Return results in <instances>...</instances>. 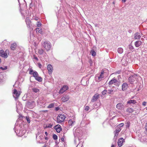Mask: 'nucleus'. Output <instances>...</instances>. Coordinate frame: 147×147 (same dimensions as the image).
Here are the masks:
<instances>
[{"mask_svg": "<svg viewBox=\"0 0 147 147\" xmlns=\"http://www.w3.org/2000/svg\"><path fill=\"white\" fill-rule=\"evenodd\" d=\"M42 45L47 51L50 50L51 47V43L48 41H45L42 42Z\"/></svg>", "mask_w": 147, "mask_h": 147, "instance_id": "nucleus-1", "label": "nucleus"}, {"mask_svg": "<svg viewBox=\"0 0 147 147\" xmlns=\"http://www.w3.org/2000/svg\"><path fill=\"white\" fill-rule=\"evenodd\" d=\"M103 70H101L99 75H97L96 76L95 80L96 82H98L103 79L104 77V76L103 75Z\"/></svg>", "mask_w": 147, "mask_h": 147, "instance_id": "nucleus-2", "label": "nucleus"}, {"mask_svg": "<svg viewBox=\"0 0 147 147\" xmlns=\"http://www.w3.org/2000/svg\"><path fill=\"white\" fill-rule=\"evenodd\" d=\"M65 118V116L64 115L59 114L57 117V122L61 123L64 121Z\"/></svg>", "mask_w": 147, "mask_h": 147, "instance_id": "nucleus-3", "label": "nucleus"}, {"mask_svg": "<svg viewBox=\"0 0 147 147\" xmlns=\"http://www.w3.org/2000/svg\"><path fill=\"white\" fill-rule=\"evenodd\" d=\"M33 76L36 80L38 82L42 81V78L39 76L38 74L36 71H35Z\"/></svg>", "mask_w": 147, "mask_h": 147, "instance_id": "nucleus-4", "label": "nucleus"}, {"mask_svg": "<svg viewBox=\"0 0 147 147\" xmlns=\"http://www.w3.org/2000/svg\"><path fill=\"white\" fill-rule=\"evenodd\" d=\"M9 51L7 50H6L5 52L3 50H1L0 51V56L6 58L8 57L7 53H8Z\"/></svg>", "mask_w": 147, "mask_h": 147, "instance_id": "nucleus-5", "label": "nucleus"}, {"mask_svg": "<svg viewBox=\"0 0 147 147\" xmlns=\"http://www.w3.org/2000/svg\"><path fill=\"white\" fill-rule=\"evenodd\" d=\"M136 76L135 75H131L128 78L129 82L131 84H132L136 80Z\"/></svg>", "mask_w": 147, "mask_h": 147, "instance_id": "nucleus-6", "label": "nucleus"}, {"mask_svg": "<svg viewBox=\"0 0 147 147\" xmlns=\"http://www.w3.org/2000/svg\"><path fill=\"white\" fill-rule=\"evenodd\" d=\"M20 94V93L16 89L14 90L13 96L16 99H18Z\"/></svg>", "mask_w": 147, "mask_h": 147, "instance_id": "nucleus-7", "label": "nucleus"}, {"mask_svg": "<svg viewBox=\"0 0 147 147\" xmlns=\"http://www.w3.org/2000/svg\"><path fill=\"white\" fill-rule=\"evenodd\" d=\"M68 88V87L67 86H63L60 90L59 93L62 94Z\"/></svg>", "mask_w": 147, "mask_h": 147, "instance_id": "nucleus-8", "label": "nucleus"}, {"mask_svg": "<svg viewBox=\"0 0 147 147\" xmlns=\"http://www.w3.org/2000/svg\"><path fill=\"white\" fill-rule=\"evenodd\" d=\"M141 34L140 33L138 32H136L134 34V39L138 40L140 39L141 37Z\"/></svg>", "mask_w": 147, "mask_h": 147, "instance_id": "nucleus-9", "label": "nucleus"}, {"mask_svg": "<svg viewBox=\"0 0 147 147\" xmlns=\"http://www.w3.org/2000/svg\"><path fill=\"white\" fill-rule=\"evenodd\" d=\"M124 142V139L122 138H121L119 139L118 142V146L120 147L122 145L123 143Z\"/></svg>", "mask_w": 147, "mask_h": 147, "instance_id": "nucleus-10", "label": "nucleus"}, {"mask_svg": "<svg viewBox=\"0 0 147 147\" xmlns=\"http://www.w3.org/2000/svg\"><path fill=\"white\" fill-rule=\"evenodd\" d=\"M137 103V102L136 101V100H130L129 101H128L127 102V104H128L130 105L131 106H133V105L136 104V103Z\"/></svg>", "mask_w": 147, "mask_h": 147, "instance_id": "nucleus-11", "label": "nucleus"}, {"mask_svg": "<svg viewBox=\"0 0 147 147\" xmlns=\"http://www.w3.org/2000/svg\"><path fill=\"white\" fill-rule=\"evenodd\" d=\"M99 96V95L97 94H95L92 98L91 101L94 102L96 101L98 98Z\"/></svg>", "mask_w": 147, "mask_h": 147, "instance_id": "nucleus-12", "label": "nucleus"}, {"mask_svg": "<svg viewBox=\"0 0 147 147\" xmlns=\"http://www.w3.org/2000/svg\"><path fill=\"white\" fill-rule=\"evenodd\" d=\"M69 99V96L68 95L64 96L61 98L62 101L64 102L68 101Z\"/></svg>", "mask_w": 147, "mask_h": 147, "instance_id": "nucleus-13", "label": "nucleus"}, {"mask_svg": "<svg viewBox=\"0 0 147 147\" xmlns=\"http://www.w3.org/2000/svg\"><path fill=\"white\" fill-rule=\"evenodd\" d=\"M124 107L123 104L122 103H119L116 105V108L119 110H121Z\"/></svg>", "mask_w": 147, "mask_h": 147, "instance_id": "nucleus-14", "label": "nucleus"}, {"mask_svg": "<svg viewBox=\"0 0 147 147\" xmlns=\"http://www.w3.org/2000/svg\"><path fill=\"white\" fill-rule=\"evenodd\" d=\"M55 129H56V131L58 133L60 132L62 130L61 126L59 124L55 126Z\"/></svg>", "mask_w": 147, "mask_h": 147, "instance_id": "nucleus-15", "label": "nucleus"}, {"mask_svg": "<svg viewBox=\"0 0 147 147\" xmlns=\"http://www.w3.org/2000/svg\"><path fill=\"white\" fill-rule=\"evenodd\" d=\"M47 69L48 70L49 74H51L53 71V67L50 64H49L47 66Z\"/></svg>", "mask_w": 147, "mask_h": 147, "instance_id": "nucleus-16", "label": "nucleus"}, {"mask_svg": "<svg viewBox=\"0 0 147 147\" xmlns=\"http://www.w3.org/2000/svg\"><path fill=\"white\" fill-rule=\"evenodd\" d=\"M128 87V84L126 83H123L122 85V89L123 91L125 90Z\"/></svg>", "mask_w": 147, "mask_h": 147, "instance_id": "nucleus-17", "label": "nucleus"}, {"mask_svg": "<svg viewBox=\"0 0 147 147\" xmlns=\"http://www.w3.org/2000/svg\"><path fill=\"white\" fill-rule=\"evenodd\" d=\"M142 44V42L140 40H137L134 43V45L136 47H138L140 46Z\"/></svg>", "mask_w": 147, "mask_h": 147, "instance_id": "nucleus-18", "label": "nucleus"}, {"mask_svg": "<svg viewBox=\"0 0 147 147\" xmlns=\"http://www.w3.org/2000/svg\"><path fill=\"white\" fill-rule=\"evenodd\" d=\"M17 47V44L16 43H13L11 44V49L12 50H14Z\"/></svg>", "mask_w": 147, "mask_h": 147, "instance_id": "nucleus-19", "label": "nucleus"}, {"mask_svg": "<svg viewBox=\"0 0 147 147\" xmlns=\"http://www.w3.org/2000/svg\"><path fill=\"white\" fill-rule=\"evenodd\" d=\"M121 128H118V129L116 130L115 131V137H117L118 134V133L121 131Z\"/></svg>", "mask_w": 147, "mask_h": 147, "instance_id": "nucleus-20", "label": "nucleus"}, {"mask_svg": "<svg viewBox=\"0 0 147 147\" xmlns=\"http://www.w3.org/2000/svg\"><path fill=\"white\" fill-rule=\"evenodd\" d=\"M117 52L119 54H122L123 52V49L121 47L119 48L117 50Z\"/></svg>", "mask_w": 147, "mask_h": 147, "instance_id": "nucleus-21", "label": "nucleus"}, {"mask_svg": "<svg viewBox=\"0 0 147 147\" xmlns=\"http://www.w3.org/2000/svg\"><path fill=\"white\" fill-rule=\"evenodd\" d=\"M117 82V80L115 78H113L110 81L109 84H112L114 83Z\"/></svg>", "mask_w": 147, "mask_h": 147, "instance_id": "nucleus-22", "label": "nucleus"}, {"mask_svg": "<svg viewBox=\"0 0 147 147\" xmlns=\"http://www.w3.org/2000/svg\"><path fill=\"white\" fill-rule=\"evenodd\" d=\"M26 22L28 27H30V21L29 20L28 18H27L26 19Z\"/></svg>", "mask_w": 147, "mask_h": 147, "instance_id": "nucleus-23", "label": "nucleus"}, {"mask_svg": "<svg viewBox=\"0 0 147 147\" xmlns=\"http://www.w3.org/2000/svg\"><path fill=\"white\" fill-rule=\"evenodd\" d=\"M42 29L40 28H36V32H38L41 34H42Z\"/></svg>", "mask_w": 147, "mask_h": 147, "instance_id": "nucleus-24", "label": "nucleus"}, {"mask_svg": "<svg viewBox=\"0 0 147 147\" xmlns=\"http://www.w3.org/2000/svg\"><path fill=\"white\" fill-rule=\"evenodd\" d=\"M126 111L129 113H131L134 111V110L132 108H128L126 110Z\"/></svg>", "mask_w": 147, "mask_h": 147, "instance_id": "nucleus-25", "label": "nucleus"}, {"mask_svg": "<svg viewBox=\"0 0 147 147\" xmlns=\"http://www.w3.org/2000/svg\"><path fill=\"white\" fill-rule=\"evenodd\" d=\"M75 121H73L72 120L70 119L69 120L68 123L69 125H70L72 126L73 125L74 123H75Z\"/></svg>", "mask_w": 147, "mask_h": 147, "instance_id": "nucleus-26", "label": "nucleus"}, {"mask_svg": "<svg viewBox=\"0 0 147 147\" xmlns=\"http://www.w3.org/2000/svg\"><path fill=\"white\" fill-rule=\"evenodd\" d=\"M32 90L35 93L38 92L39 91V89L35 88H32Z\"/></svg>", "mask_w": 147, "mask_h": 147, "instance_id": "nucleus-27", "label": "nucleus"}, {"mask_svg": "<svg viewBox=\"0 0 147 147\" xmlns=\"http://www.w3.org/2000/svg\"><path fill=\"white\" fill-rule=\"evenodd\" d=\"M90 53H91L92 55L93 56H95L96 55V53L93 49L91 50Z\"/></svg>", "mask_w": 147, "mask_h": 147, "instance_id": "nucleus-28", "label": "nucleus"}, {"mask_svg": "<svg viewBox=\"0 0 147 147\" xmlns=\"http://www.w3.org/2000/svg\"><path fill=\"white\" fill-rule=\"evenodd\" d=\"M54 105L55 104L54 103H51L47 107V108H53L54 107Z\"/></svg>", "mask_w": 147, "mask_h": 147, "instance_id": "nucleus-29", "label": "nucleus"}, {"mask_svg": "<svg viewBox=\"0 0 147 147\" xmlns=\"http://www.w3.org/2000/svg\"><path fill=\"white\" fill-rule=\"evenodd\" d=\"M44 52V50L42 49H38V53L40 55L42 54Z\"/></svg>", "mask_w": 147, "mask_h": 147, "instance_id": "nucleus-30", "label": "nucleus"}, {"mask_svg": "<svg viewBox=\"0 0 147 147\" xmlns=\"http://www.w3.org/2000/svg\"><path fill=\"white\" fill-rule=\"evenodd\" d=\"M35 71H34L32 69H30L29 71V74H30L33 75L34 72Z\"/></svg>", "mask_w": 147, "mask_h": 147, "instance_id": "nucleus-31", "label": "nucleus"}, {"mask_svg": "<svg viewBox=\"0 0 147 147\" xmlns=\"http://www.w3.org/2000/svg\"><path fill=\"white\" fill-rule=\"evenodd\" d=\"M129 48L130 51H132V50L134 49V47L131 45V44L129 45Z\"/></svg>", "mask_w": 147, "mask_h": 147, "instance_id": "nucleus-32", "label": "nucleus"}, {"mask_svg": "<svg viewBox=\"0 0 147 147\" xmlns=\"http://www.w3.org/2000/svg\"><path fill=\"white\" fill-rule=\"evenodd\" d=\"M53 138L55 140H56L57 139V136L55 134H54L53 135Z\"/></svg>", "mask_w": 147, "mask_h": 147, "instance_id": "nucleus-33", "label": "nucleus"}, {"mask_svg": "<svg viewBox=\"0 0 147 147\" xmlns=\"http://www.w3.org/2000/svg\"><path fill=\"white\" fill-rule=\"evenodd\" d=\"M113 92V90H109L107 92V93L108 94H111Z\"/></svg>", "mask_w": 147, "mask_h": 147, "instance_id": "nucleus-34", "label": "nucleus"}, {"mask_svg": "<svg viewBox=\"0 0 147 147\" xmlns=\"http://www.w3.org/2000/svg\"><path fill=\"white\" fill-rule=\"evenodd\" d=\"M107 92V90H104L103 91H102V94L103 95H105Z\"/></svg>", "mask_w": 147, "mask_h": 147, "instance_id": "nucleus-35", "label": "nucleus"}, {"mask_svg": "<svg viewBox=\"0 0 147 147\" xmlns=\"http://www.w3.org/2000/svg\"><path fill=\"white\" fill-rule=\"evenodd\" d=\"M0 69H2L3 70H4L7 69V66H5L4 68L3 67H0Z\"/></svg>", "mask_w": 147, "mask_h": 147, "instance_id": "nucleus-36", "label": "nucleus"}, {"mask_svg": "<svg viewBox=\"0 0 147 147\" xmlns=\"http://www.w3.org/2000/svg\"><path fill=\"white\" fill-rule=\"evenodd\" d=\"M89 62L90 64V66H92L93 63V62L92 60L91 59H89Z\"/></svg>", "mask_w": 147, "mask_h": 147, "instance_id": "nucleus-37", "label": "nucleus"}, {"mask_svg": "<svg viewBox=\"0 0 147 147\" xmlns=\"http://www.w3.org/2000/svg\"><path fill=\"white\" fill-rule=\"evenodd\" d=\"M90 108H89V107L88 106H86L85 107V111H88L89 109Z\"/></svg>", "mask_w": 147, "mask_h": 147, "instance_id": "nucleus-38", "label": "nucleus"}, {"mask_svg": "<svg viewBox=\"0 0 147 147\" xmlns=\"http://www.w3.org/2000/svg\"><path fill=\"white\" fill-rule=\"evenodd\" d=\"M26 119L28 123H30V121L28 117H26Z\"/></svg>", "mask_w": 147, "mask_h": 147, "instance_id": "nucleus-39", "label": "nucleus"}, {"mask_svg": "<svg viewBox=\"0 0 147 147\" xmlns=\"http://www.w3.org/2000/svg\"><path fill=\"white\" fill-rule=\"evenodd\" d=\"M38 24H37V26L38 27H40L41 25V24L39 22H38Z\"/></svg>", "mask_w": 147, "mask_h": 147, "instance_id": "nucleus-40", "label": "nucleus"}, {"mask_svg": "<svg viewBox=\"0 0 147 147\" xmlns=\"http://www.w3.org/2000/svg\"><path fill=\"white\" fill-rule=\"evenodd\" d=\"M145 130L147 133V123H146L144 127Z\"/></svg>", "mask_w": 147, "mask_h": 147, "instance_id": "nucleus-41", "label": "nucleus"}, {"mask_svg": "<svg viewBox=\"0 0 147 147\" xmlns=\"http://www.w3.org/2000/svg\"><path fill=\"white\" fill-rule=\"evenodd\" d=\"M123 125H124V124L123 123H121L119 124L118 126L119 127H122L123 126Z\"/></svg>", "mask_w": 147, "mask_h": 147, "instance_id": "nucleus-42", "label": "nucleus"}, {"mask_svg": "<svg viewBox=\"0 0 147 147\" xmlns=\"http://www.w3.org/2000/svg\"><path fill=\"white\" fill-rule=\"evenodd\" d=\"M34 59H36L37 61H38V59L37 58V57L35 55H34Z\"/></svg>", "mask_w": 147, "mask_h": 147, "instance_id": "nucleus-43", "label": "nucleus"}, {"mask_svg": "<svg viewBox=\"0 0 147 147\" xmlns=\"http://www.w3.org/2000/svg\"><path fill=\"white\" fill-rule=\"evenodd\" d=\"M129 125H130L129 122H127V125H126V126L127 127H129Z\"/></svg>", "mask_w": 147, "mask_h": 147, "instance_id": "nucleus-44", "label": "nucleus"}, {"mask_svg": "<svg viewBox=\"0 0 147 147\" xmlns=\"http://www.w3.org/2000/svg\"><path fill=\"white\" fill-rule=\"evenodd\" d=\"M82 144L81 145V144H78V145L77 146H76V147H80V146H81V147H82Z\"/></svg>", "mask_w": 147, "mask_h": 147, "instance_id": "nucleus-45", "label": "nucleus"}, {"mask_svg": "<svg viewBox=\"0 0 147 147\" xmlns=\"http://www.w3.org/2000/svg\"><path fill=\"white\" fill-rule=\"evenodd\" d=\"M52 126V125L51 124H49L47 127H51Z\"/></svg>", "mask_w": 147, "mask_h": 147, "instance_id": "nucleus-46", "label": "nucleus"}, {"mask_svg": "<svg viewBox=\"0 0 147 147\" xmlns=\"http://www.w3.org/2000/svg\"><path fill=\"white\" fill-rule=\"evenodd\" d=\"M38 17H35L34 18V19L35 20H38Z\"/></svg>", "mask_w": 147, "mask_h": 147, "instance_id": "nucleus-47", "label": "nucleus"}, {"mask_svg": "<svg viewBox=\"0 0 147 147\" xmlns=\"http://www.w3.org/2000/svg\"><path fill=\"white\" fill-rule=\"evenodd\" d=\"M31 104V103L30 102H28L27 103V105L28 106V105H30Z\"/></svg>", "mask_w": 147, "mask_h": 147, "instance_id": "nucleus-48", "label": "nucleus"}, {"mask_svg": "<svg viewBox=\"0 0 147 147\" xmlns=\"http://www.w3.org/2000/svg\"><path fill=\"white\" fill-rule=\"evenodd\" d=\"M61 140L62 142H64V138L63 137L61 138Z\"/></svg>", "mask_w": 147, "mask_h": 147, "instance_id": "nucleus-49", "label": "nucleus"}, {"mask_svg": "<svg viewBox=\"0 0 147 147\" xmlns=\"http://www.w3.org/2000/svg\"><path fill=\"white\" fill-rule=\"evenodd\" d=\"M146 102H143L142 104L143 105H145L146 104Z\"/></svg>", "mask_w": 147, "mask_h": 147, "instance_id": "nucleus-50", "label": "nucleus"}, {"mask_svg": "<svg viewBox=\"0 0 147 147\" xmlns=\"http://www.w3.org/2000/svg\"><path fill=\"white\" fill-rule=\"evenodd\" d=\"M38 64L40 68L41 66V64L40 63H38Z\"/></svg>", "mask_w": 147, "mask_h": 147, "instance_id": "nucleus-51", "label": "nucleus"}, {"mask_svg": "<svg viewBox=\"0 0 147 147\" xmlns=\"http://www.w3.org/2000/svg\"><path fill=\"white\" fill-rule=\"evenodd\" d=\"M128 32L129 33H131L132 32V31L131 30H128Z\"/></svg>", "mask_w": 147, "mask_h": 147, "instance_id": "nucleus-52", "label": "nucleus"}, {"mask_svg": "<svg viewBox=\"0 0 147 147\" xmlns=\"http://www.w3.org/2000/svg\"><path fill=\"white\" fill-rule=\"evenodd\" d=\"M127 0H122V2L123 3H125V2Z\"/></svg>", "mask_w": 147, "mask_h": 147, "instance_id": "nucleus-53", "label": "nucleus"}, {"mask_svg": "<svg viewBox=\"0 0 147 147\" xmlns=\"http://www.w3.org/2000/svg\"><path fill=\"white\" fill-rule=\"evenodd\" d=\"M45 134L46 135V136H47L48 135V133H47V131L45 132Z\"/></svg>", "mask_w": 147, "mask_h": 147, "instance_id": "nucleus-54", "label": "nucleus"}, {"mask_svg": "<svg viewBox=\"0 0 147 147\" xmlns=\"http://www.w3.org/2000/svg\"><path fill=\"white\" fill-rule=\"evenodd\" d=\"M59 108H58V107H56V111H58L59 110Z\"/></svg>", "mask_w": 147, "mask_h": 147, "instance_id": "nucleus-55", "label": "nucleus"}, {"mask_svg": "<svg viewBox=\"0 0 147 147\" xmlns=\"http://www.w3.org/2000/svg\"><path fill=\"white\" fill-rule=\"evenodd\" d=\"M48 137H45V140H48Z\"/></svg>", "mask_w": 147, "mask_h": 147, "instance_id": "nucleus-56", "label": "nucleus"}, {"mask_svg": "<svg viewBox=\"0 0 147 147\" xmlns=\"http://www.w3.org/2000/svg\"><path fill=\"white\" fill-rule=\"evenodd\" d=\"M111 147H115V146L113 144H112Z\"/></svg>", "mask_w": 147, "mask_h": 147, "instance_id": "nucleus-57", "label": "nucleus"}, {"mask_svg": "<svg viewBox=\"0 0 147 147\" xmlns=\"http://www.w3.org/2000/svg\"><path fill=\"white\" fill-rule=\"evenodd\" d=\"M42 147H46V146L45 145H44V146H43Z\"/></svg>", "mask_w": 147, "mask_h": 147, "instance_id": "nucleus-58", "label": "nucleus"}, {"mask_svg": "<svg viewBox=\"0 0 147 147\" xmlns=\"http://www.w3.org/2000/svg\"><path fill=\"white\" fill-rule=\"evenodd\" d=\"M1 59H0V63H1Z\"/></svg>", "mask_w": 147, "mask_h": 147, "instance_id": "nucleus-59", "label": "nucleus"}, {"mask_svg": "<svg viewBox=\"0 0 147 147\" xmlns=\"http://www.w3.org/2000/svg\"><path fill=\"white\" fill-rule=\"evenodd\" d=\"M146 110H147V107L146 108Z\"/></svg>", "mask_w": 147, "mask_h": 147, "instance_id": "nucleus-60", "label": "nucleus"}, {"mask_svg": "<svg viewBox=\"0 0 147 147\" xmlns=\"http://www.w3.org/2000/svg\"><path fill=\"white\" fill-rule=\"evenodd\" d=\"M95 26H96V25Z\"/></svg>", "mask_w": 147, "mask_h": 147, "instance_id": "nucleus-61", "label": "nucleus"}, {"mask_svg": "<svg viewBox=\"0 0 147 147\" xmlns=\"http://www.w3.org/2000/svg\"><path fill=\"white\" fill-rule=\"evenodd\" d=\"M142 38H141L142 40Z\"/></svg>", "mask_w": 147, "mask_h": 147, "instance_id": "nucleus-62", "label": "nucleus"}]
</instances>
